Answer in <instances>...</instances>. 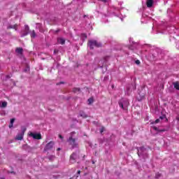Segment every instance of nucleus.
<instances>
[{"label": "nucleus", "mask_w": 179, "mask_h": 179, "mask_svg": "<svg viewBox=\"0 0 179 179\" xmlns=\"http://www.w3.org/2000/svg\"><path fill=\"white\" fill-rule=\"evenodd\" d=\"M88 45H89L90 50H94V47H96V48H100L103 47V45L100 42H99L96 40L89 41Z\"/></svg>", "instance_id": "obj_1"}, {"label": "nucleus", "mask_w": 179, "mask_h": 179, "mask_svg": "<svg viewBox=\"0 0 179 179\" xmlns=\"http://www.w3.org/2000/svg\"><path fill=\"white\" fill-rule=\"evenodd\" d=\"M75 131L71 133V136L69 137L68 142L71 145L72 148H78V143H76V140L73 138V136L75 135Z\"/></svg>", "instance_id": "obj_2"}, {"label": "nucleus", "mask_w": 179, "mask_h": 179, "mask_svg": "<svg viewBox=\"0 0 179 179\" xmlns=\"http://www.w3.org/2000/svg\"><path fill=\"white\" fill-rule=\"evenodd\" d=\"M118 104L122 110H128V106H129V101L120 100L118 101Z\"/></svg>", "instance_id": "obj_3"}, {"label": "nucleus", "mask_w": 179, "mask_h": 179, "mask_svg": "<svg viewBox=\"0 0 179 179\" xmlns=\"http://www.w3.org/2000/svg\"><path fill=\"white\" fill-rule=\"evenodd\" d=\"M26 127L22 128L21 133H18L15 137L16 141H22L23 139V136H24V132H26Z\"/></svg>", "instance_id": "obj_4"}, {"label": "nucleus", "mask_w": 179, "mask_h": 179, "mask_svg": "<svg viewBox=\"0 0 179 179\" xmlns=\"http://www.w3.org/2000/svg\"><path fill=\"white\" fill-rule=\"evenodd\" d=\"M78 154H76V152H73L70 156V163L71 164H75V163L76 162V159H78Z\"/></svg>", "instance_id": "obj_5"}, {"label": "nucleus", "mask_w": 179, "mask_h": 179, "mask_svg": "<svg viewBox=\"0 0 179 179\" xmlns=\"http://www.w3.org/2000/svg\"><path fill=\"white\" fill-rule=\"evenodd\" d=\"M52 148H54V141H50V143H48L45 148L44 150L47 151V150H51V149H52Z\"/></svg>", "instance_id": "obj_6"}, {"label": "nucleus", "mask_w": 179, "mask_h": 179, "mask_svg": "<svg viewBox=\"0 0 179 179\" xmlns=\"http://www.w3.org/2000/svg\"><path fill=\"white\" fill-rule=\"evenodd\" d=\"M29 136H31L34 138V139H38L40 140L41 139V134H34V133H30Z\"/></svg>", "instance_id": "obj_7"}, {"label": "nucleus", "mask_w": 179, "mask_h": 179, "mask_svg": "<svg viewBox=\"0 0 179 179\" xmlns=\"http://www.w3.org/2000/svg\"><path fill=\"white\" fill-rule=\"evenodd\" d=\"M146 5L147 8H152L153 6V0H147Z\"/></svg>", "instance_id": "obj_8"}, {"label": "nucleus", "mask_w": 179, "mask_h": 179, "mask_svg": "<svg viewBox=\"0 0 179 179\" xmlns=\"http://www.w3.org/2000/svg\"><path fill=\"white\" fill-rule=\"evenodd\" d=\"M57 43H59V44H62V45H64V44H65V39L62 38H59L57 39Z\"/></svg>", "instance_id": "obj_9"}, {"label": "nucleus", "mask_w": 179, "mask_h": 179, "mask_svg": "<svg viewBox=\"0 0 179 179\" xmlns=\"http://www.w3.org/2000/svg\"><path fill=\"white\" fill-rule=\"evenodd\" d=\"M15 52H17V54H20V55L23 54V48H17L15 49Z\"/></svg>", "instance_id": "obj_10"}, {"label": "nucleus", "mask_w": 179, "mask_h": 179, "mask_svg": "<svg viewBox=\"0 0 179 179\" xmlns=\"http://www.w3.org/2000/svg\"><path fill=\"white\" fill-rule=\"evenodd\" d=\"M152 129L154 131H157V132H166V129H159L157 127H153Z\"/></svg>", "instance_id": "obj_11"}, {"label": "nucleus", "mask_w": 179, "mask_h": 179, "mask_svg": "<svg viewBox=\"0 0 179 179\" xmlns=\"http://www.w3.org/2000/svg\"><path fill=\"white\" fill-rule=\"evenodd\" d=\"M174 88L176 89V90H179V83L175 82L173 83Z\"/></svg>", "instance_id": "obj_12"}, {"label": "nucleus", "mask_w": 179, "mask_h": 179, "mask_svg": "<svg viewBox=\"0 0 179 179\" xmlns=\"http://www.w3.org/2000/svg\"><path fill=\"white\" fill-rule=\"evenodd\" d=\"M73 93H79V92H80V88H79V87H74L73 89Z\"/></svg>", "instance_id": "obj_13"}, {"label": "nucleus", "mask_w": 179, "mask_h": 179, "mask_svg": "<svg viewBox=\"0 0 179 179\" xmlns=\"http://www.w3.org/2000/svg\"><path fill=\"white\" fill-rule=\"evenodd\" d=\"M8 29H14L15 30H17V24H15V25H10Z\"/></svg>", "instance_id": "obj_14"}, {"label": "nucleus", "mask_w": 179, "mask_h": 179, "mask_svg": "<svg viewBox=\"0 0 179 179\" xmlns=\"http://www.w3.org/2000/svg\"><path fill=\"white\" fill-rule=\"evenodd\" d=\"M80 117H83V118H87V115L85 113V112H80Z\"/></svg>", "instance_id": "obj_15"}, {"label": "nucleus", "mask_w": 179, "mask_h": 179, "mask_svg": "<svg viewBox=\"0 0 179 179\" xmlns=\"http://www.w3.org/2000/svg\"><path fill=\"white\" fill-rule=\"evenodd\" d=\"M27 34H29V32L27 31H24L21 34V37H24L27 36Z\"/></svg>", "instance_id": "obj_16"}, {"label": "nucleus", "mask_w": 179, "mask_h": 179, "mask_svg": "<svg viewBox=\"0 0 179 179\" xmlns=\"http://www.w3.org/2000/svg\"><path fill=\"white\" fill-rule=\"evenodd\" d=\"M7 106H8V102L3 101V102L1 103L2 108H5V107H6Z\"/></svg>", "instance_id": "obj_17"}, {"label": "nucleus", "mask_w": 179, "mask_h": 179, "mask_svg": "<svg viewBox=\"0 0 179 179\" xmlns=\"http://www.w3.org/2000/svg\"><path fill=\"white\" fill-rule=\"evenodd\" d=\"M138 152H148V151L146 150V148H145V147H141L139 148Z\"/></svg>", "instance_id": "obj_18"}, {"label": "nucleus", "mask_w": 179, "mask_h": 179, "mask_svg": "<svg viewBox=\"0 0 179 179\" xmlns=\"http://www.w3.org/2000/svg\"><path fill=\"white\" fill-rule=\"evenodd\" d=\"M31 37L32 38H34V37H36V31L34 30L32 31V32L31 34Z\"/></svg>", "instance_id": "obj_19"}, {"label": "nucleus", "mask_w": 179, "mask_h": 179, "mask_svg": "<svg viewBox=\"0 0 179 179\" xmlns=\"http://www.w3.org/2000/svg\"><path fill=\"white\" fill-rule=\"evenodd\" d=\"M30 30V28L29 27V25H25L24 26V31H28Z\"/></svg>", "instance_id": "obj_20"}, {"label": "nucleus", "mask_w": 179, "mask_h": 179, "mask_svg": "<svg viewBox=\"0 0 179 179\" xmlns=\"http://www.w3.org/2000/svg\"><path fill=\"white\" fill-rule=\"evenodd\" d=\"M93 98H90V99H88V103H89V104H92V103H93Z\"/></svg>", "instance_id": "obj_21"}, {"label": "nucleus", "mask_w": 179, "mask_h": 179, "mask_svg": "<svg viewBox=\"0 0 179 179\" xmlns=\"http://www.w3.org/2000/svg\"><path fill=\"white\" fill-rule=\"evenodd\" d=\"M159 122H160V119H157L152 124H159Z\"/></svg>", "instance_id": "obj_22"}, {"label": "nucleus", "mask_w": 179, "mask_h": 179, "mask_svg": "<svg viewBox=\"0 0 179 179\" xmlns=\"http://www.w3.org/2000/svg\"><path fill=\"white\" fill-rule=\"evenodd\" d=\"M81 36H82L83 38H87V35H86V34H81Z\"/></svg>", "instance_id": "obj_23"}, {"label": "nucleus", "mask_w": 179, "mask_h": 179, "mask_svg": "<svg viewBox=\"0 0 179 179\" xmlns=\"http://www.w3.org/2000/svg\"><path fill=\"white\" fill-rule=\"evenodd\" d=\"M103 132H104V127H101L100 129V133L103 134Z\"/></svg>", "instance_id": "obj_24"}, {"label": "nucleus", "mask_w": 179, "mask_h": 179, "mask_svg": "<svg viewBox=\"0 0 179 179\" xmlns=\"http://www.w3.org/2000/svg\"><path fill=\"white\" fill-rule=\"evenodd\" d=\"M164 118H166L165 115H162L159 117V120H164Z\"/></svg>", "instance_id": "obj_25"}, {"label": "nucleus", "mask_w": 179, "mask_h": 179, "mask_svg": "<svg viewBox=\"0 0 179 179\" xmlns=\"http://www.w3.org/2000/svg\"><path fill=\"white\" fill-rule=\"evenodd\" d=\"M13 122H15V118H13V119L10 120V124H13Z\"/></svg>", "instance_id": "obj_26"}, {"label": "nucleus", "mask_w": 179, "mask_h": 179, "mask_svg": "<svg viewBox=\"0 0 179 179\" xmlns=\"http://www.w3.org/2000/svg\"><path fill=\"white\" fill-rule=\"evenodd\" d=\"M52 159H55V156L49 157V160H52Z\"/></svg>", "instance_id": "obj_27"}, {"label": "nucleus", "mask_w": 179, "mask_h": 179, "mask_svg": "<svg viewBox=\"0 0 179 179\" xmlns=\"http://www.w3.org/2000/svg\"><path fill=\"white\" fill-rule=\"evenodd\" d=\"M59 138L60 139H64V136H62V135H61V134H59Z\"/></svg>", "instance_id": "obj_28"}, {"label": "nucleus", "mask_w": 179, "mask_h": 179, "mask_svg": "<svg viewBox=\"0 0 179 179\" xmlns=\"http://www.w3.org/2000/svg\"><path fill=\"white\" fill-rule=\"evenodd\" d=\"M136 64H137V65H139V64H141V62L139 60H136Z\"/></svg>", "instance_id": "obj_29"}, {"label": "nucleus", "mask_w": 179, "mask_h": 179, "mask_svg": "<svg viewBox=\"0 0 179 179\" xmlns=\"http://www.w3.org/2000/svg\"><path fill=\"white\" fill-rule=\"evenodd\" d=\"M54 54H58V50H54Z\"/></svg>", "instance_id": "obj_30"}, {"label": "nucleus", "mask_w": 179, "mask_h": 179, "mask_svg": "<svg viewBox=\"0 0 179 179\" xmlns=\"http://www.w3.org/2000/svg\"><path fill=\"white\" fill-rule=\"evenodd\" d=\"M9 128H12L13 127V124H11V123H10V124H9Z\"/></svg>", "instance_id": "obj_31"}, {"label": "nucleus", "mask_w": 179, "mask_h": 179, "mask_svg": "<svg viewBox=\"0 0 179 179\" xmlns=\"http://www.w3.org/2000/svg\"><path fill=\"white\" fill-rule=\"evenodd\" d=\"M102 2H104L106 3L107 2V0H101Z\"/></svg>", "instance_id": "obj_32"}, {"label": "nucleus", "mask_w": 179, "mask_h": 179, "mask_svg": "<svg viewBox=\"0 0 179 179\" xmlns=\"http://www.w3.org/2000/svg\"><path fill=\"white\" fill-rule=\"evenodd\" d=\"M77 173L80 174V171H78Z\"/></svg>", "instance_id": "obj_33"}, {"label": "nucleus", "mask_w": 179, "mask_h": 179, "mask_svg": "<svg viewBox=\"0 0 179 179\" xmlns=\"http://www.w3.org/2000/svg\"><path fill=\"white\" fill-rule=\"evenodd\" d=\"M141 96L142 97H145V94H143Z\"/></svg>", "instance_id": "obj_34"}, {"label": "nucleus", "mask_w": 179, "mask_h": 179, "mask_svg": "<svg viewBox=\"0 0 179 179\" xmlns=\"http://www.w3.org/2000/svg\"><path fill=\"white\" fill-rule=\"evenodd\" d=\"M177 121H179V117H176Z\"/></svg>", "instance_id": "obj_35"}, {"label": "nucleus", "mask_w": 179, "mask_h": 179, "mask_svg": "<svg viewBox=\"0 0 179 179\" xmlns=\"http://www.w3.org/2000/svg\"><path fill=\"white\" fill-rule=\"evenodd\" d=\"M57 150H61V148H57Z\"/></svg>", "instance_id": "obj_36"}, {"label": "nucleus", "mask_w": 179, "mask_h": 179, "mask_svg": "<svg viewBox=\"0 0 179 179\" xmlns=\"http://www.w3.org/2000/svg\"><path fill=\"white\" fill-rule=\"evenodd\" d=\"M7 78H10L9 76H7Z\"/></svg>", "instance_id": "obj_37"}, {"label": "nucleus", "mask_w": 179, "mask_h": 179, "mask_svg": "<svg viewBox=\"0 0 179 179\" xmlns=\"http://www.w3.org/2000/svg\"><path fill=\"white\" fill-rule=\"evenodd\" d=\"M92 164H94V162H92Z\"/></svg>", "instance_id": "obj_38"}, {"label": "nucleus", "mask_w": 179, "mask_h": 179, "mask_svg": "<svg viewBox=\"0 0 179 179\" xmlns=\"http://www.w3.org/2000/svg\"><path fill=\"white\" fill-rule=\"evenodd\" d=\"M1 179H5V178H1Z\"/></svg>", "instance_id": "obj_39"}, {"label": "nucleus", "mask_w": 179, "mask_h": 179, "mask_svg": "<svg viewBox=\"0 0 179 179\" xmlns=\"http://www.w3.org/2000/svg\"><path fill=\"white\" fill-rule=\"evenodd\" d=\"M0 43H1V40H0Z\"/></svg>", "instance_id": "obj_40"}]
</instances>
